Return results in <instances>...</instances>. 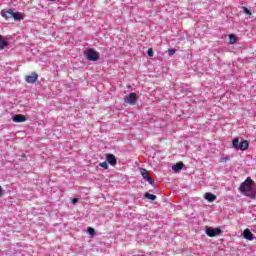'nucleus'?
Instances as JSON below:
<instances>
[{
	"instance_id": "1",
	"label": "nucleus",
	"mask_w": 256,
	"mask_h": 256,
	"mask_svg": "<svg viewBox=\"0 0 256 256\" xmlns=\"http://www.w3.org/2000/svg\"><path fill=\"white\" fill-rule=\"evenodd\" d=\"M238 191L245 195L246 197H250V199H255L256 197V184L250 177H248L238 188Z\"/></svg>"
},
{
	"instance_id": "2",
	"label": "nucleus",
	"mask_w": 256,
	"mask_h": 256,
	"mask_svg": "<svg viewBox=\"0 0 256 256\" xmlns=\"http://www.w3.org/2000/svg\"><path fill=\"white\" fill-rule=\"evenodd\" d=\"M2 17L9 21V19H14V21H23L25 19V14L22 12H15L14 9H4L1 11Z\"/></svg>"
},
{
	"instance_id": "3",
	"label": "nucleus",
	"mask_w": 256,
	"mask_h": 256,
	"mask_svg": "<svg viewBox=\"0 0 256 256\" xmlns=\"http://www.w3.org/2000/svg\"><path fill=\"white\" fill-rule=\"evenodd\" d=\"M232 145L237 151H247V149H249V142L247 140H242L239 142V138H235L232 141Z\"/></svg>"
},
{
	"instance_id": "4",
	"label": "nucleus",
	"mask_w": 256,
	"mask_h": 256,
	"mask_svg": "<svg viewBox=\"0 0 256 256\" xmlns=\"http://www.w3.org/2000/svg\"><path fill=\"white\" fill-rule=\"evenodd\" d=\"M84 53H85L88 61H99V52H97L93 49H88Z\"/></svg>"
},
{
	"instance_id": "5",
	"label": "nucleus",
	"mask_w": 256,
	"mask_h": 256,
	"mask_svg": "<svg viewBox=\"0 0 256 256\" xmlns=\"http://www.w3.org/2000/svg\"><path fill=\"white\" fill-rule=\"evenodd\" d=\"M124 102L128 105H136L137 104V93L131 92L130 94L124 97Z\"/></svg>"
},
{
	"instance_id": "6",
	"label": "nucleus",
	"mask_w": 256,
	"mask_h": 256,
	"mask_svg": "<svg viewBox=\"0 0 256 256\" xmlns=\"http://www.w3.org/2000/svg\"><path fill=\"white\" fill-rule=\"evenodd\" d=\"M221 233H223V231H221V228H206V235H208V237H217V235H221Z\"/></svg>"
},
{
	"instance_id": "7",
	"label": "nucleus",
	"mask_w": 256,
	"mask_h": 256,
	"mask_svg": "<svg viewBox=\"0 0 256 256\" xmlns=\"http://www.w3.org/2000/svg\"><path fill=\"white\" fill-rule=\"evenodd\" d=\"M140 173L143 177V179H146V181H148V183L150 185H153L155 183V181L153 180V178H151V176H149V171H147V169L145 168H140Z\"/></svg>"
},
{
	"instance_id": "8",
	"label": "nucleus",
	"mask_w": 256,
	"mask_h": 256,
	"mask_svg": "<svg viewBox=\"0 0 256 256\" xmlns=\"http://www.w3.org/2000/svg\"><path fill=\"white\" fill-rule=\"evenodd\" d=\"M105 159L109 163V165H112V167H115L117 165V158L113 154H105Z\"/></svg>"
},
{
	"instance_id": "9",
	"label": "nucleus",
	"mask_w": 256,
	"mask_h": 256,
	"mask_svg": "<svg viewBox=\"0 0 256 256\" xmlns=\"http://www.w3.org/2000/svg\"><path fill=\"white\" fill-rule=\"evenodd\" d=\"M12 121H14V123H25V121H27V117L22 114H16L12 117Z\"/></svg>"
},
{
	"instance_id": "10",
	"label": "nucleus",
	"mask_w": 256,
	"mask_h": 256,
	"mask_svg": "<svg viewBox=\"0 0 256 256\" xmlns=\"http://www.w3.org/2000/svg\"><path fill=\"white\" fill-rule=\"evenodd\" d=\"M38 78H39V75H37V73L33 72L32 74L25 76V82L26 83H35V81H37Z\"/></svg>"
},
{
	"instance_id": "11",
	"label": "nucleus",
	"mask_w": 256,
	"mask_h": 256,
	"mask_svg": "<svg viewBox=\"0 0 256 256\" xmlns=\"http://www.w3.org/2000/svg\"><path fill=\"white\" fill-rule=\"evenodd\" d=\"M204 198L206 199V201H208L209 203H213V201L217 200V196H215V194L211 193V192H207L204 195Z\"/></svg>"
},
{
	"instance_id": "12",
	"label": "nucleus",
	"mask_w": 256,
	"mask_h": 256,
	"mask_svg": "<svg viewBox=\"0 0 256 256\" xmlns=\"http://www.w3.org/2000/svg\"><path fill=\"white\" fill-rule=\"evenodd\" d=\"M244 239H247V241H253V233H251V230L245 229L243 232Z\"/></svg>"
},
{
	"instance_id": "13",
	"label": "nucleus",
	"mask_w": 256,
	"mask_h": 256,
	"mask_svg": "<svg viewBox=\"0 0 256 256\" xmlns=\"http://www.w3.org/2000/svg\"><path fill=\"white\" fill-rule=\"evenodd\" d=\"M183 162L176 163L175 165L172 166V169L175 173H179L181 169H183Z\"/></svg>"
},
{
	"instance_id": "14",
	"label": "nucleus",
	"mask_w": 256,
	"mask_h": 256,
	"mask_svg": "<svg viewBox=\"0 0 256 256\" xmlns=\"http://www.w3.org/2000/svg\"><path fill=\"white\" fill-rule=\"evenodd\" d=\"M228 37L230 45H235V43H237V36H235V34H230Z\"/></svg>"
},
{
	"instance_id": "15",
	"label": "nucleus",
	"mask_w": 256,
	"mask_h": 256,
	"mask_svg": "<svg viewBox=\"0 0 256 256\" xmlns=\"http://www.w3.org/2000/svg\"><path fill=\"white\" fill-rule=\"evenodd\" d=\"M144 197H145L146 199H150V201H155V199H157V196H155V195H153V194H149L148 192H146V193L144 194Z\"/></svg>"
},
{
	"instance_id": "16",
	"label": "nucleus",
	"mask_w": 256,
	"mask_h": 256,
	"mask_svg": "<svg viewBox=\"0 0 256 256\" xmlns=\"http://www.w3.org/2000/svg\"><path fill=\"white\" fill-rule=\"evenodd\" d=\"M242 11L244 14L247 15V17H251V15H253V13H251V10H249V8H247L245 6L242 7Z\"/></svg>"
},
{
	"instance_id": "17",
	"label": "nucleus",
	"mask_w": 256,
	"mask_h": 256,
	"mask_svg": "<svg viewBox=\"0 0 256 256\" xmlns=\"http://www.w3.org/2000/svg\"><path fill=\"white\" fill-rule=\"evenodd\" d=\"M0 39H2L1 36H0ZM7 45H9V44L7 43V41L1 40V41H0V51H3V49H5V47H7Z\"/></svg>"
},
{
	"instance_id": "18",
	"label": "nucleus",
	"mask_w": 256,
	"mask_h": 256,
	"mask_svg": "<svg viewBox=\"0 0 256 256\" xmlns=\"http://www.w3.org/2000/svg\"><path fill=\"white\" fill-rule=\"evenodd\" d=\"M99 167H102L103 169H109V164L107 162H101L99 163Z\"/></svg>"
},
{
	"instance_id": "19",
	"label": "nucleus",
	"mask_w": 256,
	"mask_h": 256,
	"mask_svg": "<svg viewBox=\"0 0 256 256\" xmlns=\"http://www.w3.org/2000/svg\"><path fill=\"white\" fill-rule=\"evenodd\" d=\"M87 231H88L89 235H91L92 237H95V229L88 227Z\"/></svg>"
},
{
	"instance_id": "20",
	"label": "nucleus",
	"mask_w": 256,
	"mask_h": 256,
	"mask_svg": "<svg viewBox=\"0 0 256 256\" xmlns=\"http://www.w3.org/2000/svg\"><path fill=\"white\" fill-rule=\"evenodd\" d=\"M175 53H177V50H175V49H168V55H175Z\"/></svg>"
},
{
	"instance_id": "21",
	"label": "nucleus",
	"mask_w": 256,
	"mask_h": 256,
	"mask_svg": "<svg viewBox=\"0 0 256 256\" xmlns=\"http://www.w3.org/2000/svg\"><path fill=\"white\" fill-rule=\"evenodd\" d=\"M148 55H149V57H153V55H155L153 52V48L148 49Z\"/></svg>"
},
{
	"instance_id": "22",
	"label": "nucleus",
	"mask_w": 256,
	"mask_h": 256,
	"mask_svg": "<svg viewBox=\"0 0 256 256\" xmlns=\"http://www.w3.org/2000/svg\"><path fill=\"white\" fill-rule=\"evenodd\" d=\"M5 195V191L3 190V187L0 186V199Z\"/></svg>"
},
{
	"instance_id": "23",
	"label": "nucleus",
	"mask_w": 256,
	"mask_h": 256,
	"mask_svg": "<svg viewBox=\"0 0 256 256\" xmlns=\"http://www.w3.org/2000/svg\"><path fill=\"white\" fill-rule=\"evenodd\" d=\"M77 203H79V199L74 198V199L72 200V205H77Z\"/></svg>"
},
{
	"instance_id": "24",
	"label": "nucleus",
	"mask_w": 256,
	"mask_h": 256,
	"mask_svg": "<svg viewBox=\"0 0 256 256\" xmlns=\"http://www.w3.org/2000/svg\"><path fill=\"white\" fill-rule=\"evenodd\" d=\"M127 87H128V89H131V85H128Z\"/></svg>"
},
{
	"instance_id": "25",
	"label": "nucleus",
	"mask_w": 256,
	"mask_h": 256,
	"mask_svg": "<svg viewBox=\"0 0 256 256\" xmlns=\"http://www.w3.org/2000/svg\"><path fill=\"white\" fill-rule=\"evenodd\" d=\"M49 1H56V0H49Z\"/></svg>"
}]
</instances>
